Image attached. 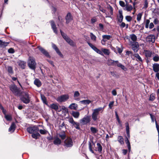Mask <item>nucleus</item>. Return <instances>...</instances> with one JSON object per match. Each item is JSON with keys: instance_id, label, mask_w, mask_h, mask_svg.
Returning a JSON list of instances; mask_svg holds the SVG:
<instances>
[{"instance_id": "nucleus-37", "label": "nucleus", "mask_w": 159, "mask_h": 159, "mask_svg": "<svg viewBox=\"0 0 159 159\" xmlns=\"http://www.w3.org/2000/svg\"><path fill=\"white\" fill-rule=\"evenodd\" d=\"M133 9L132 6L131 5H127L126 6L125 8L124 9L125 10L127 11H130Z\"/></svg>"}, {"instance_id": "nucleus-13", "label": "nucleus", "mask_w": 159, "mask_h": 159, "mask_svg": "<svg viewBox=\"0 0 159 159\" xmlns=\"http://www.w3.org/2000/svg\"><path fill=\"white\" fill-rule=\"evenodd\" d=\"M68 121L69 123L72 124L73 126H74L75 125H76V126H75V127L76 129H80L79 124L78 123L75 121L72 117H70Z\"/></svg>"}, {"instance_id": "nucleus-32", "label": "nucleus", "mask_w": 159, "mask_h": 159, "mask_svg": "<svg viewBox=\"0 0 159 159\" xmlns=\"http://www.w3.org/2000/svg\"><path fill=\"white\" fill-rule=\"evenodd\" d=\"M9 44V43L3 42L0 40V47L4 48L7 46Z\"/></svg>"}, {"instance_id": "nucleus-40", "label": "nucleus", "mask_w": 159, "mask_h": 159, "mask_svg": "<svg viewBox=\"0 0 159 159\" xmlns=\"http://www.w3.org/2000/svg\"><path fill=\"white\" fill-rule=\"evenodd\" d=\"M80 102L84 105H88L92 102L89 100H84L81 101Z\"/></svg>"}, {"instance_id": "nucleus-35", "label": "nucleus", "mask_w": 159, "mask_h": 159, "mask_svg": "<svg viewBox=\"0 0 159 159\" xmlns=\"http://www.w3.org/2000/svg\"><path fill=\"white\" fill-rule=\"evenodd\" d=\"M7 70L9 75H12L13 73V68L11 66H8L7 67Z\"/></svg>"}, {"instance_id": "nucleus-1", "label": "nucleus", "mask_w": 159, "mask_h": 159, "mask_svg": "<svg viewBox=\"0 0 159 159\" xmlns=\"http://www.w3.org/2000/svg\"><path fill=\"white\" fill-rule=\"evenodd\" d=\"M105 106L103 107H99L93 110V113L92 114V117L94 121H95L99 118L98 115L100 111L102 110L105 108Z\"/></svg>"}, {"instance_id": "nucleus-31", "label": "nucleus", "mask_w": 159, "mask_h": 159, "mask_svg": "<svg viewBox=\"0 0 159 159\" xmlns=\"http://www.w3.org/2000/svg\"><path fill=\"white\" fill-rule=\"evenodd\" d=\"M80 96V93L78 91H76L74 92V97L75 100L79 101L80 99L78 98Z\"/></svg>"}, {"instance_id": "nucleus-38", "label": "nucleus", "mask_w": 159, "mask_h": 159, "mask_svg": "<svg viewBox=\"0 0 159 159\" xmlns=\"http://www.w3.org/2000/svg\"><path fill=\"white\" fill-rule=\"evenodd\" d=\"M117 140L121 144H123L124 143V139L122 136H118L117 138Z\"/></svg>"}, {"instance_id": "nucleus-51", "label": "nucleus", "mask_w": 159, "mask_h": 159, "mask_svg": "<svg viewBox=\"0 0 159 159\" xmlns=\"http://www.w3.org/2000/svg\"><path fill=\"white\" fill-rule=\"evenodd\" d=\"M89 151L93 153H94L92 149V145L90 142H89Z\"/></svg>"}, {"instance_id": "nucleus-23", "label": "nucleus", "mask_w": 159, "mask_h": 159, "mask_svg": "<svg viewBox=\"0 0 159 159\" xmlns=\"http://www.w3.org/2000/svg\"><path fill=\"white\" fill-rule=\"evenodd\" d=\"M68 107L71 110H76L78 108V105L75 103H72Z\"/></svg>"}, {"instance_id": "nucleus-48", "label": "nucleus", "mask_w": 159, "mask_h": 159, "mask_svg": "<svg viewBox=\"0 0 159 159\" xmlns=\"http://www.w3.org/2000/svg\"><path fill=\"white\" fill-rule=\"evenodd\" d=\"M39 132L42 134H45L47 133L48 131L44 129H40L39 130Z\"/></svg>"}, {"instance_id": "nucleus-46", "label": "nucleus", "mask_w": 159, "mask_h": 159, "mask_svg": "<svg viewBox=\"0 0 159 159\" xmlns=\"http://www.w3.org/2000/svg\"><path fill=\"white\" fill-rule=\"evenodd\" d=\"M59 135L62 140L65 139L66 138V135L64 132L62 133L59 134Z\"/></svg>"}, {"instance_id": "nucleus-49", "label": "nucleus", "mask_w": 159, "mask_h": 159, "mask_svg": "<svg viewBox=\"0 0 159 159\" xmlns=\"http://www.w3.org/2000/svg\"><path fill=\"white\" fill-rule=\"evenodd\" d=\"M5 118L8 121H10L12 119L11 116L9 115H5Z\"/></svg>"}, {"instance_id": "nucleus-21", "label": "nucleus", "mask_w": 159, "mask_h": 159, "mask_svg": "<svg viewBox=\"0 0 159 159\" xmlns=\"http://www.w3.org/2000/svg\"><path fill=\"white\" fill-rule=\"evenodd\" d=\"M143 53L144 54L145 57L147 58L151 57L152 54V52L148 50H144Z\"/></svg>"}, {"instance_id": "nucleus-7", "label": "nucleus", "mask_w": 159, "mask_h": 159, "mask_svg": "<svg viewBox=\"0 0 159 159\" xmlns=\"http://www.w3.org/2000/svg\"><path fill=\"white\" fill-rule=\"evenodd\" d=\"M91 121V116L89 115H85L84 118L80 120V123L83 125L89 123Z\"/></svg>"}, {"instance_id": "nucleus-47", "label": "nucleus", "mask_w": 159, "mask_h": 159, "mask_svg": "<svg viewBox=\"0 0 159 159\" xmlns=\"http://www.w3.org/2000/svg\"><path fill=\"white\" fill-rule=\"evenodd\" d=\"M142 13H139L137 16V20L138 21H139L141 19Z\"/></svg>"}, {"instance_id": "nucleus-36", "label": "nucleus", "mask_w": 159, "mask_h": 159, "mask_svg": "<svg viewBox=\"0 0 159 159\" xmlns=\"http://www.w3.org/2000/svg\"><path fill=\"white\" fill-rule=\"evenodd\" d=\"M101 50L103 53H104L105 55H109L110 54V52L109 50L108 49L102 48V49Z\"/></svg>"}, {"instance_id": "nucleus-12", "label": "nucleus", "mask_w": 159, "mask_h": 159, "mask_svg": "<svg viewBox=\"0 0 159 159\" xmlns=\"http://www.w3.org/2000/svg\"><path fill=\"white\" fill-rule=\"evenodd\" d=\"M37 48L43 55L47 57H50V56L48 52L45 49L40 46H38Z\"/></svg>"}, {"instance_id": "nucleus-4", "label": "nucleus", "mask_w": 159, "mask_h": 159, "mask_svg": "<svg viewBox=\"0 0 159 159\" xmlns=\"http://www.w3.org/2000/svg\"><path fill=\"white\" fill-rule=\"evenodd\" d=\"M30 97L29 94L26 92H24L23 94L20 98L21 101L27 104L30 101Z\"/></svg>"}, {"instance_id": "nucleus-14", "label": "nucleus", "mask_w": 159, "mask_h": 159, "mask_svg": "<svg viewBox=\"0 0 159 159\" xmlns=\"http://www.w3.org/2000/svg\"><path fill=\"white\" fill-rule=\"evenodd\" d=\"M139 48V43L137 42H134L132 45V49L134 52H137Z\"/></svg>"}, {"instance_id": "nucleus-25", "label": "nucleus", "mask_w": 159, "mask_h": 159, "mask_svg": "<svg viewBox=\"0 0 159 159\" xmlns=\"http://www.w3.org/2000/svg\"><path fill=\"white\" fill-rule=\"evenodd\" d=\"M71 114L75 118H78L80 116V112L77 111H72Z\"/></svg>"}, {"instance_id": "nucleus-45", "label": "nucleus", "mask_w": 159, "mask_h": 159, "mask_svg": "<svg viewBox=\"0 0 159 159\" xmlns=\"http://www.w3.org/2000/svg\"><path fill=\"white\" fill-rule=\"evenodd\" d=\"M130 38L131 39L134 41H135L137 40V36L134 34H132L130 35Z\"/></svg>"}, {"instance_id": "nucleus-39", "label": "nucleus", "mask_w": 159, "mask_h": 159, "mask_svg": "<svg viewBox=\"0 0 159 159\" xmlns=\"http://www.w3.org/2000/svg\"><path fill=\"white\" fill-rule=\"evenodd\" d=\"M125 142H126V143L127 145V147L129 152H130V149H131V147L130 145V143L128 139V138L126 137V138L125 139Z\"/></svg>"}, {"instance_id": "nucleus-17", "label": "nucleus", "mask_w": 159, "mask_h": 159, "mask_svg": "<svg viewBox=\"0 0 159 159\" xmlns=\"http://www.w3.org/2000/svg\"><path fill=\"white\" fill-rule=\"evenodd\" d=\"M52 48L55 50L57 53L58 54L59 56L61 57H62L63 56V55L61 53V52L59 51L57 46L55 45V44L53 43H52Z\"/></svg>"}, {"instance_id": "nucleus-20", "label": "nucleus", "mask_w": 159, "mask_h": 159, "mask_svg": "<svg viewBox=\"0 0 159 159\" xmlns=\"http://www.w3.org/2000/svg\"><path fill=\"white\" fill-rule=\"evenodd\" d=\"M48 107L57 111H58V110H59L58 105L56 103H52L51 104L50 106L49 105Z\"/></svg>"}, {"instance_id": "nucleus-30", "label": "nucleus", "mask_w": 159, "mask_h": 159, "mask_svg": "<svg viewBox=\"0 0 159 159\" xmlns=\"http://www.w3.org/2000/svg\"><path fill=\"white\" fill-rule=\"evenodd\" d=\"M18 65L19 66L23 69L25 68L26 66V62L24 61H20L19 62Z\"/></svg>"}, {"instance_id": "nucleus-15", "label": "nucleus", "mask_w": 159, "mask_h": 159, "mask_svg": "<svg viewBox=\"0 0 159 159\" xmlns=\"http://www.w3.org/2000/svg\"><path fill=\"white\" fill-rule=\"evenodd\" d=\"M146 40L147 41L154 43L155 41V36L153 35H151L146 37Z\"/></svg>"}, {"instance_id": "nucleus-5", "label": "nucleus", "mask_w": 159, "mask_h": 159, "mask_svg": "<svg viewBox=\"0 0 159 159\" xmlns=\"http://www.w3.org/2000/svg\"><path fill=\"white\" fill-rule=\"evenodd\" d=\"M69 98V95L67 94L62 95L58 96L56 100L59 102H63L67 101Z\"/></svg>"}, {"instance_id": "nucleus-33", "label": "nucleus", "mask_w": 159, "mask_h": 159, "mask_svg": "<svg viewBox=\"0 0 159 159\" xmlns=\"http://www.w3.org/2000/svg\"><path fill=\"white\" fill-rule=\"evenodd\" d=\"M41 98L43 102L48 107H49V105L48 104V102L47 101L46 98L45 96L44 95H41Z\"/></svg>"}, {"instance_id": "nucleus-3", "label": "nucleus", "mask_w": 159, "mask_h": 159, "mask_svg": "<svg viewBox=\"0 0 159 159\" xmlns=\"http://www.w3.org/2000/svg\"><path fill=\"white\" fill-rule=\"evenodd\" d=\"M28 64L29 67L30 69L33 70H35L36 64L35 59L34 57H29Z\"/></svg>"}, {"instance_id": "nucleus-18", "label": "nucleus", "mask_w": 159, "mask_h": 159, "mask_svg": "<svg viewBox=\"0 0 159 159\" xmlns=\"http://www.w3.org/2000/svg\"><path fill=\"white\" fill-rule=\"evenodd\" d=\"M119 16H118V21L120 23H121L123 21V16L122 15V11L121 10L118 11Z\"/></svg>"}, {"instance_id": "nucleus-8", "label": "nucleus", "mask_w": 159, "mask_h": 159, "mask_svg": "<svg viewBox=\"0 0 159 159\" xmlns=\"http://www.w3.org/2000/svg\"><path fill=\"white\" fill-rule=\"evenodd\" d=\"M64 146L67 148L71 147L73 145V142L72 139L70 138H67L64 141Z\"/></svg>"}, {"instance_id": "nucleus-34", "label": "nucleus", "mask_w": 159, "mask_h": 159, "mask_svg": "<svg viewBox=\"0 0 159 159\" xmlns=\"http://www.w3.org/2000/svg\"><path fill=\"white\" fill-rule=\"evenodd\" d=\"M40 136V134L38 133V132L34 133L32 135V137L35 139H37Z\"/></svg>"}, {"instance_id": "nucleus-26", "label": "nucleus", "mask_w": 159, "mask_h": 159, "mask_svg": "<svg viewBox=\"0 0 159 159\" xmlns=\"http://www.w3.org/2000/svg\"><path fill=\"white\" fill-rule=\"evenodd\" d=\"M34 84L38 87H39L42 85L41 81L38 79H35L34 81Z\"/></svg>"}, {"instance_id": "nucleus-56", "label": "nucleus", "mask_w": 159, "mask_h": 159, "mask_svg": "<svg viewBox=\"0 0 159 159\" xmlns=\"http://www.w3.org/2000/svg\"><path fill=\"white\" fill-rule=\"evenodd\" d=\"M150 116L151 118V119L152 121V122H153L154 121H156V120L155 117L153 115H152L151 114H150Z\"/></svg>"}, {"instance_id": "nucleus-55", "label": "nucleus", "mask_w": 159, "mask_h": 159, "mask_svg": "<svg viewBox=\"0 0 159 159\" xmlns=\"http://www.w3.org/2000/svg\"><path fill=\"white\" fill-rule=\"evenodd\" d=\"M114 103V101H111V102L108 105L109 108L110 109H111L112 108V107L113 106V104Z\"/></svg>"}, {"instance_id": "nucleus-29", "label": "nucleus", "mask_w": 159, "mask_h": 159, "mask_svg": "<svg viewBox=\"0 0 159 159\" xmlns=\"http://www.w3.org/2000/svg\"><path fill=\"white\" fill-rule=\"evenodd\" d=\"M134 55L136 58V60L137 61H140L141 63L143 62V60L138 54L136 53L134 54Z\"/></svg>"}, {"instance_id": "nucleus-10", "label": "nucleus", "mask_w": 159, "mask_h": 159, "mask_svg": "<svg viewBox=\"0 0 159 159\" xmlns=\"http://www.w3.org/2000/svg\"><path fill=\"white\" fill-rule=\"evenodd\" d=\"M39 130V128L36 126L29 127L27 129V132L31 134L38 132Z\"/></svg>"}, {"instance_id": "nucleus-54", "label": "nucleus", "mask_w": 159, "mask_h": 159, "mask_svg": "<svg viewBox=\"0 0 159 159\" xmlns=\"http://www.w3.org/2000/svg\"><path fill=\"white\" fill-rule=\"evenodd\" d=\"M88 43L89 45V46L94 50L96 48V47L94 45H93L91 43L88 42Z\"/></svg>"}, {"instance_id": "nucleus-64", "label": "nucleus", "mask_w": 159, "mask_h": 159, "mask_svg": "<svg viewBox=\"0 0 159 159\" xmlns=\"http://www.w3.org/2000/svg\"><path fill=\"white\" fill-rule=\"evenodd\" d=\"M111 93L114 96H116L117 94L116 91L115 89L113 90L112 91Z\"/></svg>"}, {"instance_id": "nucleus-2", "label": "nucleus", "mask_w": 159, "mask_h": 159, "mask_svg": "<svg viewBox=\"0 0 159 159\" xmlns=\"http://www.w3.org/2000/svg\"><path fill=\"white\" fill-rule=\"evenodd\" d=\"M107 64L108 65L116 66H117L118 67H120L121 69L124 70H127L126 68L119 63L118 61H115L111 59H109L108 60Z\"/></svg>"}, {"instance_id": "nucleus-59", "label": "nucleus", "mask_w": 159, "mask_h": 159, "mask_svg": "<svg viewBox=\"0 0 159 159\" xmlns=\"http://www.w3.org/2000/svg\"><path fill=\"white\" fill-rule=\"evenodd\" d=\"M120 5L122 7H124L125 6V2L122 1H120L119 2Z\"/></svg>"}, {"instance_id": "nucleus-9", "label": "nucleus", "mask_w": 159, "mask_h": 159, "mask_svg": "<svg viewBox=\"0 0 159 159\" xmlns=\"http://www.w3.org/2000/svg\"><path fill=\"white\" fill-rule=\"evenodd\" d=\"M10 89L13 93L15 95H18L19 94V91L15 84H12L10 85Z\"/></svg>"}, {"instance_id": "nucleus-61", "label": "nucleus", "mask_w": 159, "mask_h": 159, "mask_svg": "<svg viewBox=\"0 0 159 159\" xmlns=\"http://www.w3.org/2000/svg\"><path fill=\"white\" fill-rule=\"evenodd\" d=\"M156 125L158 132V135L159 137V125H158L157 124V121H156Z\"/></svg>"}, {"instance_id": "nucleus-50", "label": "nucleus", "mask_w": 159, "mask_h": 159, "mask_svg": "<svg viewBox=\"0 0 159 159\" xmlns=\"http://www.w3.org/2000/svg\"><path fill=\"white\" fill-rule=\"evenodd\" d=\"M125 19L128 22H130L132 20V17L129 16H125Z\"/></svg>"}, {"instance_id": "nucleus-44", "label": "nucleus", "mask_w": 159, "mask_h": 159, "mask_svg": "<svg viewBox=\"0 0 159 159\" xmlns=\"http://www.w3.org/2000/svg\"><path fill=\"white\" fill-rule=\"evenodd\" d=\"M90 36L91 39L94 42H95L96 40V36L93 34V33H90Z\"/></svg>"}, {"instance_id": "nucleus-6", "label": "nucleus", "mask_w": 159, "mask_h": 159, "mask_svg": "<svg viewBox=\"0 0 159 159\" xmlns=\"http://www.w3.org/2000/svg\"><path fill=\"white\" fill-rule=\"evenodd\" d=\"M60 32L61 35L63 38L71 46H74L75 45V43L69 37H68L61 30H60Z\"/></svg>"}, {"instance_id": "nucleus-43", "label": "nucleus", "mask_w": 159, "mask_h": 159, "mask_svg": "<svg viewBox=\"0 0 159 159\" xmlns=\"http://www.w3.org/2000/svg\"><path fill=\"white\" fill-rule=\"evenodd\" d=\"M90 129L91 132L93 134H95L98 131V130L97 129L93 127H91Z\"/></svg>"}, {"instance_id": "nucleus-27", "label": "nucleus", "mask_w": 159, "mask_h": 159, "mask_svg": "<svg viewBox=\"0 0 159 159\" xmlns=\"http://www.w3.org/2000/svg\"><path fill=\"white\" fill-rule=\"evenodd\" d=\"M126 130V134H127V137L129 138L130 137L129 135V123L128 122H126L125 123Z\"/></svg>"}, {"instance_id": "nucleus-19", "label": "nucleus", "mask_w": 159, "mask_h": 159, "mask_svg": "<svg viewBox=\"0 0 159 159\" xmlns=\"http://www.w3.org/2000/svg\"><path fill=\"white\" fill-rule=\"evenodd\" d=\"M52 29L54 32L56 34H57V31L56 25L55 24L54 21L52 20L50 21Z\"/></svg>"}, {"instance_id": "nucleus-41", "label": "nucleus", "mask_w": 159, "mask_h": 159, "mask_svg": "<svg viewBox=\"0 0 159 159\" xmlns=\"http://www.w3.org/2000/svg\"><path fill=\"white\" fill-rule=\"evenodd\" d=\"M59 107H61V109H59V110H58V111L60 112L62 110L63 111H64L65 112H68V109L65 106H59Z\"/></svg>"}, {"instance_id": "nucleus-22", "label": "nucleus", "mask_w": 159, "mask_h": 159, "mask_svg": "<svg viewBox=\"0 0 159 159\" xmlns=\"http://www.w3.org/2000/svg\"><path fill=\"white\" fill-rule=\"evenodd\" d=\"M16 128V125L15 123L13 122L9 129L8 131L11 133H13L14 131Z\"/></svg>"}, {"instance_id": "nucleus-28", "label": "nucleus", "mask_w": 159, "mask_h": 159, "mask_svg": "<svg viewBox=\"0 0 159 159\" xmlns=\"http://www.w3.org/2000/svg\"><path fill=\"white\" fill-rule=\"evenodd\" d=\"M153 68L154 72H158L159 71V65L157 63L154 64L153 65Z\"/></svg>"}, {"instance_id": "nucleus-58", "label": "nucleus", "mask_w": 159, "mask_h": 159, "mask_svg": "<svg viewBox=\"0 0 159 159\" xmlns=\"http://www.w3.org/2000/svg\"><path fill=\"white\" fill-rule=\"evenodd\" d=\"M155 99V97L153 94H152L150 95L149 100L150 101H153Z\"/></svg>"}, {"instance_id": "nucleus-42", "label": "nucleus", "mask_w": 159, "mask_h": 159, "mask_svg": "<svg viewBox=\"0 0 159 159\" xmlns=\"http://www.w3.org/2000/svg\"><path fill=\"white\" fill-rule=\"evenodd\" d=\"M97 145L98 147V152L101 153L102 152V148L101 144L99 143H97Z\"/></svg>"}, {"instance_id": "nucleus-16", "label": "nucleus", "mask_w": 159, "mask_h": 159, "mask_svg": "<svg viewBox=\"0 0 159 159\" xmlns=\"http://www.w3.org/2000/svg\"><path fill=\"white\" fill-rule=\"evenodd\" d=\"M66 23L68 24L73 20V17L71 14L70 13H68L66 17Z\"/></svg>"}, {"instance_id": "nucleus-24", "label": "nucleus", "mask_w": 159, "mask_h": 159, "mask_svg": "<svg viewBox=\"0 0 159 159\" xmlns=\"http://www.w3.org/2000/svg\"><path fill=\"white\" fill-rule=\"evenodd\" d=\"M61 141L60 139L57 137H56L54 138L53 143L56 145H60L61 144Z\"/></svg>"}, {"instance_id": "nucleus-62", "label": "nucleus", "mask_w": 159, "mask_h": 159, "mask_svg": "<svg viewBox=\"0 0 159 159\" xmlns=\"http://www.w3.org/2000/svg\"><path fill=\"white\" fill-rule=\"evenodd\" d=\"M153 60L155 61H157L159 60V57L157 56H155L153 57Z\"/></svg>"}, {"instance_id": "nucleus-57", "label": "nucleus", "mask_w": 159, "mask_h": 159, "mask_svg": "<svg viewBox=\"0 0 159 159\" xmlns=\"http://www.w3.org/2000/svg\"><path fill=\"white\" fill-rule=\"evenodd\" d=\"M8 52L10 53H13L15 52L14 49L12 48H11L8 50Z\"/></svg>"}, {"instance_id": "nucleus-11", "label": "nucleus", "mask_w": 159, "mask_h": 159, "mask_svg": "<svg viewBox=\"0 0 159 159\" xmlns=\"http://www.w3.org/2000/svg\"><path fill=\"white\" fill-rule=\"evenodd\" d=\"M102 39L101 43L103 45H105L106 42L112 38V36L109 35H103L102 36Z\"/></svg>"}, {"instance_id": "nucleus-52", "label": "nucleus", "mask_w": 159, "mask_h": 159, "mask_svg": "<svg viewBox=\"0 0 159 159\" xmlns=\"http://www.w3.org/2000/svg\"><path fill=\"white\" fill-rule=\"evenodd\" d=\"M148 3L147 0H145L144 1V7H143V8H147L148 7Z\"/></svg>"}, {"instance_id": "nucleus-53", "label": "nucleus", "mask_w": 159, "mask_h": 159, "mask_svg": "<svg viewBox=\"0 0 159 159\" xmlns=\"http://www.w3.org/2000/svg\"><path fill=\"white\" fill-rule=\"evenodd\" d=\"M88 43L89 45V46L94 50L96 48V47L94 45H93L91 43L88 42Z\"/></svg>"}, {"instance_id": "nucleus-60", "label": "nucleus", "mask_w": 159, "mask_h": 159, "mask_svg": "<svg viewBox=\"0 0 159 159\" xmlns=\"http://www.w3.org/2000/svg\"><path fill=\"white\" fill-rule=\"evenodd\" d=\"M97 21V19L95 17H93L91 19V23L93 24V23H94L95 22H96Z\"/></svg>"}, {"instance_id": "nucleus-63", "label": "nucleus", "mask_w": 159, "mask_h": 159, "mask_svg": "<svg viewBox=\"0 0 159 159\" xmlns=\"http://www.w3.org/2000/svg\"><path fill=\"white\" fill-rule=\"evenodd\" d=\"M121 23L120 25V28H123L125 26V24L123 22H121Z\"/></svg>"}]
</instances>
